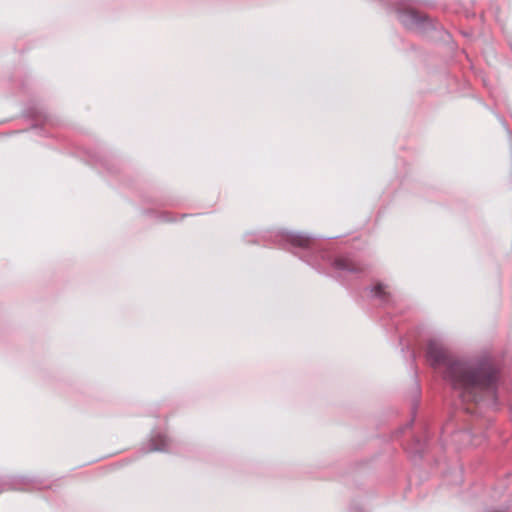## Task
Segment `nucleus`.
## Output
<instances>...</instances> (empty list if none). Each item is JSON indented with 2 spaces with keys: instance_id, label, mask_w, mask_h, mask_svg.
I'll use <instances>...</instances> for the list:
<instances>
[{
  "instance_id": "f257e3e1",
  "label": "nucleus",
  "mask_w": 512,
  "mask_h": 512,
  "mask_svg": "<svg viewBox=\"0 0 512 512\" xmlns=\"http://www.w3.org/2000/svg\"><path fill=\"white\" fill-rule=\"evenodd\" d=\"M427 356L433 366L444 365L445 377L454 388L462 391V397L479 401L482 394L495 395L496 370L489 362H462L452 360L446 348L437 342H430Z\"/></svg>"
},
{
  "instance_id": "f03ea898",
  "label": "nucleus",
  "mask_w": 512,
  "mask_h": 512,
  "mask_svg": "<svg viewBox=\"0 0 512 512\" xmlns=\"http://www.w3.org/2000/svg\"><path fill=\"white\" fill-rule=\"evenodd\" d=\"M424 19V15L412 9H407L400 13V21L408 28H415L419 26Z\"/></svg>"
},
{
  "instance_id": "7ed1b4c3",
  "label": "nucleus",
  "mask_w": 512,
  "mask_h": 512,
  "mask_svg": "<svg viewBox=\"0 0 512 512\" xmlns=\"http://www.w3.org/2000/svg\"><path fill=\"white\" fill-rule=\"evenodd\" d=\"M334 264L339 269L348 270L351 272H360L363 270L354 261L345 257L336 259Z\"/></svg>"
},
{
  "instance_id": "20e7f679",
  "label": "nucleus",
  "mask_w": 512,
  "mask_h": 512,
  "mask_svg": "<svg viewBox=\"0 0 512 512\" xmlns=\"http://www.w3.org/2000/svg\"><path fill=\"white\" fill-rule=\"evenodd\" d=\"M169 439L166 435L158 434L151 439L152 451H164L169 447Z\"/></svg>"
},
{
  "instance_id": "39448f33",
  "label": "nucleus",
  "mask_w": 512,
  "mask_h": 512,
  "mask_svg": "<svg viewBox=\"0 0 512 512\" xmlns=\"http://www.w3.org/2000/svg\"><path fill=\"white\" fill-rule=\"evenodd\" d=\"M292 242L294 245H297V246L303 247V248H307V247H310L313 240L310 237L305 236V235H297L293 238Z\"/></svg>"
},
{
  "instance_id": "423d86ee",
  "label": "nucleus",
  "mask_w": 512,
  "mask_h": 512,
  "mask_svg": "<svg viewBox=\"0 0 512 512\" xmlns=\"http://www.w3.org/2000/svg\"><path fill=\"white\" fill-rule=\"evenodd\" d=\"M373 291L376 295L382 296L384 294V286L382 284H377Z\"/></svg>"
}]
</instances>
